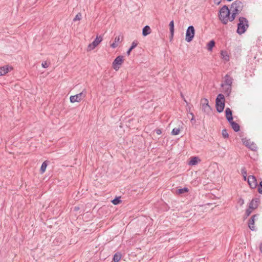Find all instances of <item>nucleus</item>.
Wrapping results in <instances>:
<instances>
[{"label":"nucleus","instance_id":"1","mask_svg":"<svg viewBox=\"0 0 262 262\" xmlns=\"http://www.w3.org/2000/svg\"><path fill=\"white\" fill-rule=\"evenodd\" d=\"M239 23L237 24V28L236 32L239 35L244 34L249 27V23L248 19L244 17H239L238 18Z\"/></svg>","mask_w":262,"mask_h":262},{"label":"nucleus","instance_id":"2","mask_svg":"<svg viewBox=\"0 0 262 262\" xmlns=\"http://www.w3.org/2000/svg\"><path fill=\"white\" fill-rule=\"evenodd\" d=\"M225 106V98L223 94H219L215 99V108L218 113L223 112Z\"/></svg>","mask_w":262,"mask_h":262},{"label":"nucleus","instance_id":"3","mask_svg":"<svg viewBox=\"0 0 262 262\" xmlns=\"http://www.w3.org/2000/svg\"><path fill=\"white\" fill-rule=\"evenodd\" d=\"M220 13H225V15L222 16V19L221 21L224 25H227L230 20V9L228 8L227 6L224 5L220 10Z\"/></svg>","mask_w":262,"mask_h":262},{"label":"nucleus","instance_id":"4","mask_svg":"<svg viewBox=\"0 0 262 262\" xmlns=\"http://www.w3.org/2000/svg\"><path fill=\"white\" fill-rule=\"evenodd\" d=\"M202 111L208 115L211 114L212 112V107L209 105L208 100L206 98H203L201 100Z\"/></svg>","mask_w":262,"mask_h":262},{"label":"nucleus","instance_id":"5","mask_svg":"<svg viewBox=\"0 0 262 262\" xmlns=\"http://www.w3.org/2000/svg\"><path fill=\"white\" fill-rule=\"evenodd\" d=\"M195 30L193 26H189L186 30L185 40L187 42H190L194 37Z\"/></svg>","mask_w":262,"mask_h":262},{"label":"nucleus","instance_id":"6","mask_svg":"<svg viewBox=\"0 0 262 262\" xmlns=\"http://www.w3.org/2000/svg\"><path fill=\"white\" fill-rule=\"evenodd\" d=\"M243 8H244L243 3L239 0L235 1L231 4V9L238 13H239L242 12V11L243 9Z\"/></svg>","mask_w":262,"mask_h":262},{"label":"nucleus","instance_id":"7","mask_svg":"<svg viewBox=\"0 0 262 262\" xmlns=\"http://www.w3.org/2000/svg\"><path fill=\"white\" fill-rule=\"evenodd\" d=\"M123 61V56L119 55L117 56L113 62V67L114 69L117 71L120 68V66L122 64Z\"/></svg>","mask_w":262,"mask_h":262},{"label":"nucleus","instance_id":"8","mask_svg":"<svg viewBox=\"0 0 262 262\" xmlns=\"http://www.w3.org/2000/svg\"><path fill=\"white\" fill-rule=\"evenodd\" d=\"M85 97V93H84L83 91L74 96H71L70 97V100L71 103L76 102H79Z\"/></svg>","mask_w":262,"mask_h":262},{"label":"nucleus","instance_id":"9","mask_svg":"<svg viewBox=\"0 0 262 262\" xmlns=\"http://www.w3.org/2000/svg\"><path fill=\"white\" fill-rule=\"evenodd\" d=\"M247 182L251 189L255 188L257 186V182L255 176L250 175L247 178Z\"/></svg>","mask_w":262,"mask_h":262},{"label":"nucleus","instance_id":"10","mask_svg":"<svg viewBox=\"0 0 262 262\" xmlns=\"http://www.w3.org/2000/svg\"><path fill=\"white\" fill-rule=\"evenodd\" d=\"M233 79L229 74H226L224 77V83L221 84V87L224 88V86H232Z\"/></svg>","mask_w":262,"mask_h":262},{"label":"nucleus","instance_id":"11","mask_svg":"<svg viewBox=\"0 0 262 262\" xmlns=\"http://www.w3.org/2000/svg\"><path fill=\"white\" fill-rule=\"evenodd\" d=\"M13 69L12 66L6 65L0 67V76L6 75L9 72L11 71Z\"/></svg>","mask_w":262,"mask_h":262},{"label":"nucleus","instance_id":"12","mask_svg":"<svg viewBox=\"0 0 262 262\" xmlns=\"http://www.w3.org/2000/svg\"><path fill=\"white\" fill-rule=\"evenodd\" d=\"M260 204V200L258 198L253 199L249 204V207L252 210L256 209Z\"/></svg>","mask_w":262,"mask_h":262},{"label":"nucleus","instance_id":"13","mask_svg":"<svg viewBox=\"0 0 262 262\" xmlns=\"http://www.w3.org/2000/svg\"><path fill=\"white\" fill-rule=\"evenodd\" d=\"M259 214H255L253 215L248 221V227L252 231L255 230V227L254 226L255 222V218L257 217Z\"/></svg>","mask_w":262,"mask_h":262},{"label":"nucleus","instance_id":"14","mask_svg":"<svg viewBox=\"0 0 262 262\" xmlns=\"http://www.w3.org/2000/svg\"><path fill=\"white\" fill-rule=\"evenodd\" d=\"M225 116L228 122L233 120L232 111L229 107L226 108L225 110Z\"/></svg>","mask_w":262,"mask_h":262},{"label":"nucleus","instance_id":"15","mask_svg":"<svg viewBox=\"0 0 262 262\" xmlns=\"http://www.w3.org/2000/svg\"><path fill=\"white\" fill-rule=\"evenodd\" d=\"M229 123L234 132H238L240 130V126L237 123L235 122L233 120L230 121Z\"/></svg>","mask_w":262,"mask_h":262},{"label":"nucleus","instance_id":"16","mask_svg":"<svg viewBox=\"0 0 262 262\" xmlns=\"http://www.w3.org/2000/svg\"><path fill=\"white\" fill-rule=\"evenodd\" d=\"M200 160L198 157H192L188 162L189 165L193 166L196 165Z\"/></svg>","mask_w":262,"mask_h":262},{"label":"nucleus","instance_id":"17","mask_svg":"<svg viewBox=\"0 0 262 262\" xmlns=\"http://www.w3.org/2000/svg\"><path fill=\"white\" fill-rule=\"evenodd\" d=\"M231 86L225 85L223 88L222 92L227 96H229L231 92Z\"/></svg>","mask_w":262,"mask_h":262},{"label":"nucleus","instance_id":"18","mask_svg":"<svg viewBox=\"0 0 262 262\" xmlns=\"http://www.w3.org/2000/svg\"><path fill=\"white\" fill-rule=\"evenodd\" d=\"M138 44V42L137 40H135L132 42L131 46L126 52V54L127 56L130 55L132 51L137 46Z\"/></svg>","mask_w":262,"mask_h":262},{"label":"nucleus","instance_id":"19","mask_svg":"<svg viewBox=\"0 0 262 262\" xmlns=\"http://www.w3.org/2000/svg\"><path fill=\"white\" fill-rule=\"evenodd\" d=\"M151 33V29L149 26H145L142 29V35L146 36Z\"/></svg>","mask_w":262,"mask_h":262},{"label":"nucleus","instance_id":"20","mask_svg":"<svg viewBox=\"0 0 262 262\" xmlns=\"http://www.w3.org/2000/svg\"><path fill=\"white\" fill-rule=\"evenodd\" d=\"M122 257V254L120 252H116L113 256V261L119 262Z\"/></svg>","mask_w":262,"mask_h":262},{"label":"nucleus","instance_id":"21","mask_svg":"<svg viewBox=\"0 0 262 262\" xmlns=\"http://www.w3.org/2000/svg\"><path fill=\"white\" fill-rule=\"evenodd\" d=\"M102 40V37L101 36H97L95 40L92 42V45L94 47H97Z\"/></svg>","mask_w":262,"mask_h":262},{"label":"nucleus","instance_id":"22","mask_svg":"<svg viewBox=\"0 0 262 262\" xmlns=\"http://www.w3.org/2000/svg\"><path fill=\"white\" fill-rule=\"evenodd\" d=\"M221 55L222 58L225 61H228L229 60L230 57L226 51H221Z\"/></svg>","mask_w":262,"mask_h":262},{"label":"nucleus","instance_id":"23","mask_svg":"<svg viewBox=\"0 0 262 262\" xmlns=\"http://www.w3.org/2000/svg\"><path fill=\"white\" fill-rule=\"evenodd\" d=\"M189 191V189L187 187H184L183 188L178 189L176 190L177 194H182L187 193Z\"/></svg>","mask_w":262,"mask_h":262},{"label":"nucleus","instance_id":"24","mask_svg":"<svg viewBox=\"0 0 262 262\" xmlns=\"http://www.w3.org/2000/svg\"><path fill=\"white\" fill-rule=\"evenodd\" d=\"M215 42L214 40H210L207 43V50L209 51H211L212 50V48L215 46Z\"/></svg>","mask_w":262,"mask_h":262},{"label":"nucleus","instance_id":"25","mask_svg":"<svg viewBox=\"0 0 262 262\" xmlns=\"http://www.w3.org/2000/svg\"><path fill=\"white\" fill-rule=\"evenodd\" d=\"M47 165H48L47 161H45L42 163V164H41L40 169V173H43L45 172L47 167Z\"/></svg>","mask_w":262,"mask_h":262},{"label":"nucleus","instance_id":"26","mask_svg":"<svg viewBox=\"0 0 262 262\" xmlns=\"http://www.w3.org/2000/svg\"><path fill=\"white\" fill-rule=\"evenodd\" d=\"M111 202L114 205H115L119 204L121 202V197H120V196L115 197L113 200L111 201Z\"/></svg>","mask_w":262,"mask_h":262},{"label":"nucleus","instance_id":"27","mask_svg":"<svg viewBox=\"0 0 262 262\" xmlns=\"http://www.w3.org/2000/svg\"><path fill=\"white\" fill-rule=\"evenodd\" d=\"M170 33H171L172 35L174 34V21L172 20L170 21L169 24Z\"/></svg>","mask_w":262,"mask_h":262},{"label":"nucleus","instance_id":"28","mask_svg":"<svg viewBox=\"0 0 262 262\" xmlns=\"http://www.w3.org/2000/svg\"><path fill=\"white\" fill-rule=\"evenodd\" d=\"M239 13L236 12V11H234L232 10V13H231V15H230V20L229 21H233L236 16Z\"/></svg>","mask_w":262,"mask_h":262},{"label":"nucleus","instance_id":"29","mask_svg":"<svg viewBox=\"0 0 262 262\" xmlns=\"http://www.w3.org/2000/svg\"><path fill=\"white\" fill-rule=\"evenodd\" d=\"M241 173L245 181L247 180V171L245 167H243L241 169Z\"/></svg>","mask_w":262,"mask_h":262},{"label":"nucleus","instance_id":"30","mask_svg":"<svg viewBox=\"0 0 262 262\" xmlns=\"http://www.w3.org/2000/svg\"><path fill=\"white\" fill-rule=\"evenodd\" d=\"M243 143L247 147L250 145L251 143L250 140L247 139L246 138L242 139Z\"/></svg>","mask_w":262,"mask_h":262},{"label":"nucleus","instance_id":"31","mask_svg":"<svg viewBox=\"0 0 262 262\" xmlns=\"http://www.w3.org/2000/svg\"><path fill=\"white\" fill-rule=\"evenodd\" d=\"M123 40V36L119 35L115 38L114 42L118 43L121 42Z\"/></svg>","mask_w":262,"mask_h":262},{"label":"nucleus","instance_id":"32","mask_svg":"<svg viewBox=\"0 0 262 262\" xmlns=\"http://www.w3.org/2000/svg\"><path fill=\"white\" fill-rule=\"evenodd\" d=\"M180 129L179 128H174L171 131L172 135H177L179 134Z\"/></svg>","mask_w":262,"mask_h":262},{"label":"nucleus","instance_id":"33","mask_svg":"<svg viewBox=\"0 0 262 262\" xmlns=\"http://www.w3.org/2000/svg\"><path fill=\"white\" fill-rule=\"evenodd\" d=\"M257 191L259 193L262 194V180L257 184Z\"/></svg>","mask_w":262,"mask_h":262},{"label":"nucleus","instance_id":"34","mask_svg":"<svg viewBox=\"0 0 262 262\" xmlns=\"http://www.w3.org/2000/svg\"><path fill=\"white\" fill-rule=\"evenodd\" d=\"M81 18H82V15H81V14L80 13H78L76 16L73 19V21H76L77 20H80L81 19Z\"/></svg>","mask_w":262,"mask_h":262},{"label":"nucleus","instance_id":"35","mask_svg":"<svg viewBox=\"0 0 262 262\" xmlns=\"http://www.w3.org/2000/svg\"><path fill=\"white\" fill-rule=\"evenodd\" d=\"M222 136L224 138H228L229 137V134L226 129H224L222 130Z\"/></svg>","mask_w":262,"mask_h":262},{"label":"nucleus","instance_id":"36","mask_svg":"<svg viewBox=\"0 0 262 262\" xmlns=\"http://www.w3.org/2000/svg\"><path fill=\"white\" fill-rule=\"evenodd\" d=\"M248 148H250L252 150H255V149L256 148V144L253 142H251V143L250 144Z\"/></svg>","mask_w":262,"mask_h":262},{"label":"nucleus","instance_id":"37","mask_svg":"<svg viewBox=\"0 0 262 262\" xmlns=\"http://www.w3.org/2000/svg\"><path fill=\"white\" fill-rule=\"evenodd\" d=\"M252 210H252L250 208L248 207V208H247L246 210V212H245L246 216H249L250 215V214L251 213Z\"/></svg>","mask_w":262,"mask_h":262},{"label":"nucleus","instance_id":"38","mask_svg":"<svg viewBox=\"0 0 262 262\" xmlns=\"http://www.w3.org/2000/svg\"><path fill=\"white\" fill-rule=\"evenodd\" d=\"M96 47L93 46L92 45V43H91L89 45L87 50L88 51H90L94 49Z\"/></svg>","mask_w":262,"mask_h":262},{"label":"nucleus","instance_id":"39","mask_svg":"<svg viewBox=\"0 0 262 262\" xmlns=\"http://www.w3.org/2000/svg\"><path fill=\"white\" fill-rule=\"evenodd\" d=\"M49 63L47 61H44L42 63L41 66L44 68H47L49 67Z\"/></svg>","mask_w":262,"mask_h":262},{"label":"nucleus","instance_id":"40","mask_svg":"<svg viewBox=\"0 0 262 262\" xmlns=\"http://www.w3.org/2000/svg\"><path fill=\"white\" fill-rule=\"evenodd\" d=\"M155 132L158 134L160 135L162 134V130L161 129L157 128L155 130Z\"/></svg>","mask_w":262,"mask_h":262},{"label":"nucleus","instance_id":"41","mask_svg":"<svg viewBox=\"0 0 262 262\" xmlns=\"http://www.w3.org/2000/svg\"><path fill=\"white\" fill-rule=\"evenodd\" d=\"M111 47L113 48H116L118 47V43L114 42L111 45Z\"/></svg>","mask_w":262,"mask_h":262},{"label":"nucleus","instance_id":"42","mask_svg":"<svg viewBox=\"0 0 262 262\" xmlns=\"http://www.w3.org/2000/svg\"><path fill=\"white\" fill-rule=\"evenodd\" d=\"M213 2L215 4L219 5L220 4L221 2V0H213Z\"/></svg>","mask_w":262,"mask_h":262},{"label":"nucleus","instance_id":"43","mask_svg":"<svg viewBox=\"0 0 262 262\" xmlns=\"http://www.w3.org/2000/svg\"><path fill=\"white\" fill-rule=\"evenodd\" d=\"M225 15V13H220L219 12V19H220V20H222V16H223V15Z\"/></svg>","mask_w":262,"mask_h":262},{"label":"nucleus","instance_id":"44","mask_svg":"<svg viewBox=\"0 0 262 262\" xmlns=\"http://www.w3.org/2000/svg\"><path fill=\"white\" fill-rule=\"evenodd\" d=\"M239 203L241 204V205H242L244 203V201L243 199H240L239 201Z\"/></svg>","mask_w":262,"mask_h":262},{"label":"nucleus","instance_id":"45","mask_svg":"<svg viewBox=\"0 0 262 262\" xmlns=\"http://www.w3.org/2000/svg\"><path fill=\"white\" fill-rule=\"evenodd\" d=\"M170 36H169V39H170V40L171 41L172 40V39L173 38V35L174 34H173L172 35L171 33H170Z\"/></svg>","mask_w":262,"mask_h":262},{"label":"nucleus","instance_id":"46","mask_svg":"<svg viewBox=\"0 0 262 262\" xmlns=\"http://www.w3.org/2000/svg\"><path fill=\"white\" fill-rule=\"evenodd\" d=\"M259 250L260 252L262 253V243L259 245Z\"/></svg>","mask_w":262,"mask_h":262},{"label":"nucleus","instance_id":"47","mask_svg":"<svg viewBox=\"0 0 262 262\" xmlns=\"http://www.w3.org/2000/svg\"><path fill=\"white\" fill-rule=\"evenodd\" d=\"M190 121H191V123H192L193 121L195 122V120L194 119V117H192V118L190 120Z\"/></svg>","mask_w":262,"mask_h":262},{"label":"nucleus","instance_id":"48","mask_svg":"<svg viewBox=\"0 0 262 262\" xmlns=\"http://www.w3.org/2000/svg\"><path fill=\"white\" fill-rule=\"evenodd\" d=\"M78 209H79V207H75L74 208V210H75V211H77V210H78Z\"/></svg>","mask_w":262,"mask_h":262},{"label":"nucleus","instance_id":"49","mask_svg":"<svg viewBox=\"0 0 262 262\" xmlns=\"http://www.w3.org/2000/svg\"><path fill=\"white\" fill-rule=\"evenodd\" d=\"M247 217H248V216H246V214L245 213V215H244V217H243L244 220H245V219H247Z\"/></svg>","mask_w":262,"mask_h":262},{"label":"nucleus","instance_id":"50","mask_svg":"<svg viewBox=\"0 0 262 262\" xmlns=\"http://www.w3.org/2000/svg\"><path fill=\"white\" fill-rule=\"evenodd\" d=\"M190 115H191V116H192V117H194V114L192 113H191Z\"/></svg>","mask_w":262,"mask_h":262}]
</instances>
